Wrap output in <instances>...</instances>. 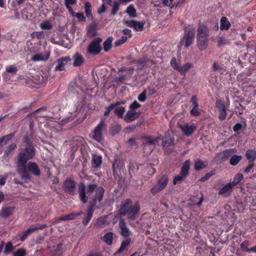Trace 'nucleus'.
Listing matches in <instances>:
<instances>
[{
  "instance_id": "obj_60",
  "label": "nucleus",
  "mask_w": 256,
  "mask_h": 256,
  "mask_svg": "<svg viewBox=\"0 0 256 256\" xmlns=\"http://www.w3.org/2000/svg\"><path fill=\"white\" fill-rule=\"evenodd\" d=\"M214 174V172L212 171L206 174L204 176L202 177L200 179V181L204 182L208 179L210 176Z\"/></svg>"
},
{
  "instance_id": "obj_57",
  "label": "nucleus",
  "mask_w": 256,
  "mask_h": 256,
  "mask_svg": "<svg viewBox=\"0 0 256 256\" xmlns=\"http://www.w3.org/2000/svg\"><path fill=\"white\" fill-rule=\"evenodd\" d=\"M146 90H144L138 96V100L141 102H144L146 99Z\"/></svg>"
},
{
  "instance_id": "obj_17",
  "label": "nucleus",
  "mask_w": 256,
  "mask_h": 256,
  "mask_svg": "<svg viewBox=\"0 0 256 256\" xmlns=\"http://www.w3.org/2000/svg\"><path fill=\"white\" fill-rule=\"evenodd\" d=\"M104 193V190L103 188L99 186L96 190V194L93 198L90 206H93L94 208L96 202H100L103 199Z\"/></svg>"
},
{
  "instance_id": "obj_64",
  "label": "nucleus",
  "mask_w": 256,
  "mask_h": 256,
  "mask_svg": "<svg viewBox=\"0 0 256 256\" xmlns=\"http://www.w3.org/2000/svg\"><path fill=\"white\" fill-rule=\"evenodd\" d=\"M141 106V105L138 104L136 100L134 101L132 104L130 106V108L131 109L130 110H134L136 108H139Z\"/></svg>"
},
{
  "instance_id": "obj_37",
  "label": "nucleus",
  "mask_w": 256,
  "mask_h": 256,
  "mask_svg": "<svg viewBox=\"0 0 256 256\" xmlns=\"http://www.w3.org/2000/svg\"><path fill=\"white\" fill-rule=\"evenodd\" d=\"M113 234L109 232L104 234L103 237V240L108 245H112V243Z\"/></svg>"
},
{
  "instance_id": "obj_62",
  "label": "nucleus",
  "mask_w": 256,
  "mask_h": 256,
  "mask_svg": "<svg viewBox=\"0 0 256 256\" xmlns=\"http://www.w3.org/2000/svg\"><path fill=\"white\" fill-rule=\"evenodd\" d=\"M127 143L129 146L133 147L134 146H137V143L136 142V138H130Z\"/></svg>"
},
{
  "instance_id": "obj_25",
  "label": "nucleus",
  "mask_w": 256,
  "mask_h": 256,
  "mask_svg": "<svg viewBox=\"0 0 256 256\" xmlns=\"http://www.w3.org/2000/svg\"><path fill=\"white\" fill-rule=\"evenodd\" d=\"M82 214V212H78L77 213H72L67 215H65L62 217L56 219L52 222L53 224H56L59 223L60 221L66 220H72L74 219L76 216H80Z\"/></svg>"
},
{
  "instance_id": "obj_13",
  "label": "nucleus",
  "mask_w": 256,
  "mask_h": 256,
  "mask_svg": "<svg viewBox=\"0 0 256 256\" xmlns=\"http://www.w3.org/2000/svg\"><path fill=\"white\" fill-rule=\"evenodd\" d=\"M123 22L128 26L134 28L136 31H142L144 29L145 24V22H137L127 20H124Z\"/></svg>"
},
{
  "instance_id": "obj_6",
  "label": "nucleus",
  "mask_w": 256,
  "mask_h": 256,
  "mask_svg": "<svg viewBox=\"0 0 256 256\" xmlns=\"http://www.w3.org/2000/svg\"><path fill=\"white\" fill-rule=\"evenodd\" d=\"M168 182V178L167 176H162L157 181L156 184L153 186L150 192L152 194L154 195L157 193L161 192L166 186Z\"/></svg>"
},
{
  "instance_id": "obj_20",
  "label": "nucleus",
  "mask_w": 256,
  "mask_h": 256,
  "mask_svg": "<svg viewBox=\"0 0 256 256\" xmlns=\"http://www.w3.org/2000/svg\"><path fill=\"white\" fill-rule=\"evenodd\" d=\"M140 114V112H138L135 110H130L124 116V120L126 122L130 123L136 119Z\"/></svg>"
},
{
  "instance_id": "obj_7",
  "label": "nucleus",
  "mask_w": 256,
  "mask_h": 256,
  "mask_svg": "<svg viewBox=\"0 0 256 256\" xmlns=\"http://www.w3.org/2000/svg\"><path fill=\"white\" fill-rule=\"evenodd\" d=\"M102 42V38H98L92 41L88 47V52L94 55L98 54L102 49L100 46Z\"/></svg>"
},
{
  "instance_id": "obj_14",
  "label": "nucleus",
  "mask_w": 256,
  "mask_h": 256,
  "mask_svg": "<svg viewBox=\"0 0 256 256\" xmlns=\"http://www.w3.org/2000/svg\"><path fill=\"white\" fill-rule=\"evenodd\" d=\"M17 172L20 174V178L25 183L30 180V176L26 170V166L17 165Z\"/></svg>"
},
{
  "instance_id": "obj_27",
  "label": "nucleus",
  "mask_w": 256,
  "mask_h": 256,
  "mask_svg": "<svg viewBox=\"0 0 256 256\" xmlns=\"http://www.w3.org/2000/svg\"><path fill=\"white\" fill-rule=\"evenodd\" d=\"M94 209V208L93 206H89L88 210V213L84 214V218L82 220V222L84 226H86L92 218Z\"/></svg>"
},
{
  "instance_id": "obj_34",
  "label": "nucleus",
  "mask_w": 256,
  "mask_h": 256,
  "mask_svg": "<svg viewBox=\"0 0 256 256\" xmlns=\"http://www.w3.org/2000/svg\"><path fill=\"white\" fill-rule=\"evenodd\" d=\"M13 210L14 208L11 207L3 208L1 211L0 216L2 218H8L12 214Z\"/></svg>"
},
{
  "instance_id": "obj_15",
  "label": "nucleus",
  "mask_w": 256,
  "mask_h": 256,
  "mask_svg": "<svg viewBox=\"0 0 256 256\" xmlns=\"http://www.w3.org/2000/svg\"><path fill=\"white\" fill-rule=\"evenodd\" d=\"M162 146L164 150V152L167 154H170L172 150V147L174 146V139L168 138H163Z\"/></svg>"
},
{
  "instance_id": "obj_41",
  "label": "nucleus",
  "mask_w": 256,
  "mask_h": 256,
  "mask_svg": "<svg viewBox=\"0 0 256 256\" xmlns=\"http://www.w3.org/2000/svg\"><path fill=\"white\" fill-rule=\"evenodd\" d=\"M85 12L88 18H92V6L90 2H86L84 6Z\"/></svg>"
},
{
  "instance_id": "obj_63",
  "label": "nucleus",
  "mask_w": 256,
  "mask_h": 256,
  "mask_svg": "<svg viewBox=\"0 0 256 256\" xmlns=\"http://www.w3.org/2000/svg\"><path fill=\"white\" fill-rule=\"evenodd\" d=\"M119 7H120V3L118 2L116 4H115L112 10V14L114 16L115 15L118 11L119 10Z\"/></svg>"
},
{
  "instance_id": "obj_30",
  "label": "nucleus",
  "mask_w": 256,
  "mask_h": 256,
  "mask_svg": "<svg viewBox=\"0 0 256 256\" xmlns=\"http://www.w3.org/2000/svg\"><path fill=\"white\" fill-rule=\"evenodd\" d=\"M74 63L73 66H80L84 62V58L83 56L79 53L76 54L74 57Z\"/></svg>"
},
{
  "instance_id": "obj_59",
  "label": "nucleus",
  "mask_w": 256,
  "mask_h": 256,
  "mask_svg": "<svg viewBox=\"0 0 256 256\" xmlns=\"http://www.w3.org/2000/svg\"><path fill=\"white\" fill-rule=\"evenodd\" d=\"M40 28L42 30H50L52 28L51 24L48 22H44L40 24Z\"/></svg>"
},
{
  "instance_id": "obj_4",
  "label": "nucleus",
  "mask_w": 256,
  "mask_h": 256,
  "mask_svg": "<svg viewBox=\"0 0 256 256\" xmlns=\"http://www.w3.org/2000/svg\"><path fill=\"white\" fill-rule=\"evenodd\" d=\"M190 168V161L186 160L184 162L182 167L180 174L174 177L173 180L174 184H176L181 183L184 180L188 173V170Z\"/></svg>"
},
{
  "instance_id": "obj_29",
  "label": "nucleus",
  "mask_w": 256,
  "mask_h": 256,
  "mask_svg": "<svg viewBox=\"0 0 256 256\" xmlns=\"http://www.w3.org/2000/svg\"><path fill=\"white\" fill-rule=\"evenodd\" d=\"M50 57L49 53L46 54H36L31 58V60L32 62H40V61H46Z\"/></svg>"
},
{
  "instance_id": "obj_19",
  "label": "nucleus",
  "mask_w": 256,
  "mask_h": 256,
  "mask_svg": "<svg viewBox=\"0 0 256 256\" xmlns=\"http://www.w3.org/2000/svg\"><path fill=\"white\" fill-rule=\"evenodd\" d=\"M27 171H29L32 174L36 176L40 175V170L38 164L35 162H30L26 166Z\"/></svg>"
},
{
  "instance_id": "obj_1",
  "label": "nucleus",
  "mask_w": 256,
  "mask_h": 256,
  "mask_svg": "<svg viewBox=\"0 0 256 256\" xmlns=\"http://www.w3.org/2000/svg\"><path fill=\"white\" fill-rule=\"evenodd\" d=\"M140 212V206L138 202L133 204L130 199H126L120 204V208L119 210L120 214L122 216H127L129 222L135 220L138 217ZM130 224L133 226L134 224L130 222Z\"/></svg>"
},
{
  "instance_id": "obj_23",
  "label": "nucleus",
  "mask_w": 256,
  "mask_h": 256,
  "mask_svg": "<svg viewBox=\"0 0 256 256\" xmlns=\"http://www.w3.org/2000/svg\"><path fill=\"white\" fill-rule=\"evenodd\" d=\"M70 56L62 57L61 58L57 60L58 65L56 66L54 70L56 71H62L64 70L65 66L68 64V62L70 60Z\"/></svg>"
},
{
  "instance_id": "obj_5",
  "label": "nucleus",
  "mask_w": 256,
  "mask_h": 256,
  "mask_svg": "<svg viewBox=\"0 0 256 256\" xmlns=\"http://www.w3.org/2000/svg\"><path fill=\"white\" fill-rule=\"evenodd\" d=\"M195 35V28L192 25H189L184 30L182 41H184L186 48L190 46L192 43Z\"/></svg>"
},
{
  "instance_id": "obj_53",
  "label": "nucleus",
  "mask_w": 256,
  "mask_h": 256,
  "mask_svg": "<svg viewBox=\"0 0 256 256\" xmlns=\"http://www.w3.org/2000/svg\"><path fill=\"white\" fill-rule=\"evenodd\" d=\"M128 38L126 36H122L120 38L117 40L115 42L114 44L116 46H119L125 42H126Z\"/></svg>"
},
{
  "instance_id": "obj_12",
  "label": "nucleus",
  "mask_w": 256,
  "mask_h": 256,
  "mask_svg": "<svg viewBox=\"0 0 256 256\" xmlns=\"http://www.w3.org/2000/svg\"><path fill=\"white\" fill-rule=\"evenodd\" d=\"M178 124L182 133L187 136H191L196 130V127L193 124H190L180 120L178 122Z\"/></svg>"
},
{
  "instance_id": "obj_52",
  "label": "nucleus",
  "mask_w": 256,
  "mask_h": 256,
  "mask_svg": "<svg viewBox=\"0 0 256 256\" xmlns=\"http://www.w3.org/2000/svg\"><path fill=\"white\" fill-rule=\"evenodd\" d=\"M106 222V220L104 218H98L96 224H95V226L97 228H102V226L105 224Z\"/></svg>"
},
{
  "instance_id": "obj_16",
  "label": "nucleus",
  "mask_w": 256,
  "mask_h": 256,
  "mask_svg": "<svg viewBox=\"0 0 256 256\" xmlns=\"http://www.w3.org/2000/svg\"><path fill=\"white\" fill-rule=\"evenodd\" d=\"M236 152V150L234 148L224 150L222 152L218 154L215 158L220 162H223Z\"/></svg>"
},
{
  "instance_id": "obj_33",
  "label": "nucleus",
  "mask_w": 256,
  "mask_h": 256,
  "mask_svg": "<svg viewBox=\"0 0 256 256\" xmlns=\"http://www.w3.org/2000/svg\"><path fill=\"white\" fill-rule=\"evenodd\" d=\"M131 242V239L130 238H127L126 240L122 242L120 247L116 251V254H120L123 252L124 250H127L128 246Z\"/></svg>"
},
{
  "instance_id": "obj_51",
  "label": "nucleus",
  "mask_w": 256,
  "mask_h": 256,
  "mask_svg": "<svg viewBox=\"0 0 256 256\" xmlns=\"http://www.w3.org/2000/svg\"><path fill=\"white\" fill-rule=\"evenodd\" d=\"M14 136V133H11L8 134L4 136L2 138H0L2 142H4V144H6L7 142L12 139L13 137Z\"/></svg>"
},
{
  "instance_id": "obj_3",
  "label": "nucleus",
  "mask_w": 256,
  "mask_h": 256,
  "mask_svg": "<svg viewBox=\"0 0 256 256\" xmlns=\"http://www.w3.org/2000/svg\"><path fill=\"white\" fill-rule=\"evenodd\" d=\"M209 29L204 24H199L197 30L196 42L200 50H206L208 44Z\"/></svg>"
},
{
  "instance_id": "obj_54",
  "label": "nucleus",
  "mask_w": 256,
  "mask_h": 256,
  "mask_svg": "<svg viewBox=\"0 0 256 256\" xmlns=\"http://www.w3.org/2000/svg\"><path fill=\"white\" fill-rule=\"evenodd\" d=\"M249 244L248 240L244 241L240 244L241 249L244 252H249L250 248H248Z\"/></svg>"
},
{
  "instance_id": "obj_47",
  "label": "nucleus",
  "mask_w": 256,
  "mask_h": 256,
  "mask_svg": "<svg viewBox=\"0 0 256 256\" xmlns=\"http://www.w3.org/2000/svg\"><path fill=\"white\" fill-rule=\"evenodd\" d=\"M126 12L132 18H134L136 16V10L132 6H128L126 8Z\"/></svg>"
},
{
  "instance_id": "obj_56",
  "label": "nucleus",
  "mask_w": 256,
  "mask_h": 256,
  "mask_svg": "<svg viewBox=\"0 0 256 256\" xmlns=\"http://www.w3.org/2000/svg\"><path fill=\"white\" fill-rule=\"evenodd\" d=\"M26 252L24 248H20L14 253V256H26Z\"/></svg>"
},
{
  "instance_id": "obj_46",
  "label": "nucleus",
  "mask_w": 256,
  "mask_h": 256,
  "mask_svg": "<svg viewBox=\"0 0 256 256\" xmlns=\"http://www.w3.org/2000/svg\"><path fill=\"white\" fill-rule=\"evenodd\" d=\"M122 129L121 126L119 124H113L110 128V132L112 135H115L118 133Z\"/></svg>"
},
{
  "instance_id": "obj_18",
  "label": "nucleus",
  "mask_w": 256,
  "mask_h": 256,
  "mask_svg": "<svg viewBox=\"0 0 256 256\" xmlns=\"http://www.w3.org/2000/svg\"><path fill=\"white\" fill-rule=\"evenodd\" d=\"M216 104L219 112L218 118L220 120H224L226 119V116L225 104L220 100H217Z\"/></svg>"
},
{
  "instance_id": "obj_28",
  "label": "nucleus",
  "mask_w": 256,
  "mask_h": 256,
  "mask_svg": "<svg viewBox=\"0 0 256 256\" xmlns=\"http://www.w3.org/2000/svg\"><path fill=\"white\" fill-rule=\"evenodd\" d=\"M124 167V162L118 156H114V160L112 164V170L114 172L117 169L121 170Z\"/></svg>"
},
{
  "instance_id": "obj_21",
  "label": "nucleus",
  "mask_w": 256,
  "mask_h": 256,
  "mask_svg": "<svg viewBox=\"0 0 256 256\" xmlns=\"http://www.w3.org/2000/svg\"><path fill=\"white\" fill-rule=\"evenodd\" d=\"M119 227L121 230V235L125 238L129 236L131 234V232L128 228L124 219L120 218L118 222Z\"/></svg>"
},
{
  "instance_id": "obj_36",
  "label": "nucleus",
  "mask_w": 256,
  "mask_h": 256,
  "mask_svg": "<svg viewBox=\"0 0 256 256\" xmlns=\"http://www.w3.org/2000/svg\"><path fill=\"white\" fill-rule=\"evenodd\" d=\"M230 26V22L226 18L222 17L220 20V28L221 30H228Z\"/></svg>"
},
{
  "instance_id": "obj_9",
  "label": "nucleus",
  "mask_w": 256,
  "mask_h": 256,
  "mask_svg": "<svg viewBox=\"0 0 256 256\" xmlns=\"http://www.w3.org/2000/svg\"><path fill=\"white\" fill-rule=\"evenodd\" d=\"M106 130L105 122L104 120H102L95 128L92 138L97 142H100L102 139V132Z\"/></svg>"
},
{
  "instance_id": "obj_35",
  "label": "nucleus",
  "mask_w": 256,
  "mask_h": 256,
  "mask_svg": "<svg viewBox=\"0 0 256 256\" xmlns=\"http://www.w3.org/2000/svg\"><path fill=\"white\" fill-rule=\"evenodd\" d=\"M245 155L250 162H252L256 158V152L254 150H248Z\"/></svg>"
},
{
  "instance_id": "obj_31",
  "label": "nucleus",
  "mask_w": 256,
  "mask_h": 256,
  "mask_svg": "<svg viewBox=\"0 0 256 256\" xmlns=\"http://www.w3.org/2000/svg\"><path fill=\"white\" fill-rule=\"evenodd\" d=\"M92 164L93 168H98L100 166L102 162V158L100 156L93 154L92 156Z\"/></svg>"
},
{
  "instance_id": "obj_38",
  "label": "nucleus",
  "mask_w": 256,
  "mask_h": 256,
  "mask_svg": "<svg viewBox=\"0 0 256 256\" xmlns=\"http://www.w3.org/2000/svg\"><path fill=\"white\" fill-rule=\"evenodd\" d=\"M112 38L108 37L104 42V50L105 52H108L112 48Z\"/></svg>"
},
{
  "instance_id": "obj_45",
  "label": "nucleus",
  "mask_w": 256,
  "mask_h": 256,
  "mask_svg": "<svg viewBox=\"0 0 256 256\" xmlns=\"http://www.w3.org/2000/svg\"><path fill=\"white\" fill-rule=\"evenodd\" d=\"M243 178V175L242 174H237L234 178L233 180L230 183L234 187Z\"/></svg>"
},
{
  "instance_id": "obj_24",
  "label": "nucleus",
  "mask_w": 256,
  "mask_h": 256,
  "mask_svg": "<svg viewBox=\"0 0 256 256\" xmlns=\"http://www.w3.org/2000/svg\"><path fill=\"white\" fill-rule=\"evenodd\" d=\"M142 144L144 149H146L148 146L150 148V152H152V146L156 142V139H154L150 136L144 137L142 138Z\"/></svg>"
},
{
  "instance_id": "obj_8",
  "label": "nucleus",
  "mask_w": 256,
  "mask_h": 256,
  "mask_svg": "<svg viewBox=\"0 0 256 256\" xmlns=\"http://www.w3.org/2000/svg\"><path fill=\"white\" fill-rule=\"evenodd\" d=\"M131 64H135L138 70H142L145 67H150L154 62L146 56H143L138 60H134L130 62Z\"/></svg>"
},
{
  "instance_id": "obj_2",
  "label": "nucleus",
  "mask_w": 256,
  "mask_h": 256,
  "mask_svg": "<svg viewBox=\"0 0 256 256\" xmlns=\"http://www.w3.org/2000/svg\"><path fill=\"white\" fill-rule=\"evenodd\" d=\"M36 155V150L27 136L24 138V145L19 150L17 165L26 166V162L33 158Z\"/></svg>"
},
{
  "instance_id": "obj_43",
  "label": "nucleus",
  "mask_w": 256,
  "mask_h": 256,
  "mask_svg": "<svg viewBox=\"0 0 256 256\" xmlns=\"http://www.w3.org/2000/svg\"><path fill=\"white\" fill-rule=\"evenodd\" d=\"M126 72L129 77L131 76L132 74H133L134 72V68L132 67H124L122 66L118 70V73H120V72Z\"/></svg>"
},
{
  "instance_id": "obj_32",
  "label": "nucleus",
  "mask_w": 256,
  "mask_h": 256,
  "mask_svg": "<svg viewBox=\"0 0 256 256\" xmlns=\"http://www.w3.org/2000/svg\"><path fill=\"white\" fill-rule=\"evenodd\" d=\"M192 67V64L190 62H187L181 66H178L177 70L181 74H184Z\"/></svg>"
},
{
  "instance_id": "obj_58",
  "label": "nucleus",
  "mask_w": 256,
  "mask_h": 256,
  "mask_svg": "<svg viewBox=\"0 0 256 256\" xmlns=\"http://www.w3.org/2000/svg\"><path fill=\"white\" fill-rule=\"evenodd\" d=\"M13 250L12 244V242H8L6 244L4 249V252L8 254L11 252Z\"/></svg>"
},
{
  "instance_id": "obj_10",
  "label": "nucleus",
  "mask_w": 256,
  "mask_h": 256,
  "mask_svg": "<svg viewBox=\"0 0 256 256\" xmlns=\"http://www.w3.org/2000/svg\"><path fill=\"white\" fill-rule=\"evenodd\" d=\"M46 227L47 225L46 224H44L42 225L37 224L36 226H31L27 230L18 234L20 240L21 241H24L31 233L34 232L36 230H42Z\"/></svg>"
},
{
  "instance_id": "obj_39",
  "label": "nucleus",
  "mask_w": 256,
  "mask_h": 256,
  "mask_svg": "<svg viewBox=\"0 0 256 256\" xmlns=\"http://www.w3.org/2000/svg\"><path fill=\"white\" fill-rule=\"evenodd\" d=\"M16 144L15 143H12L8 146L4 150L5 156H10L12 154V152L16 148Z\"/></svg>"
},
{
  "instance_id": "obj_49",
  "label": "nucleus",
  "mask_w": 256,
  "mask_h": 256,
  "mask_svg": "<svg viewBox=\"0 0 256 256\" xmlns=\"http://www.w3.org/2000/svg\"><path fill=\"white\" fill-rule=\"evenodd\" d=\"M120 104V102H116L111 104L109 106L106 108V111L104 112V115L106 116H108L112 110H114V108Z\"/></svg>"
},
{
  "instance_id": "obj_61",
  "label": "nucleus",
  "mask_w": 256,
  "mask_h": 256,
  "mask_svg": "<svg viewBox=\"0 0 256 256\" xmlns=\"http://www.w3.org/2000/svg\"><path fill=\"white\" fill-rule=\"evenodd\" d=\"M190 114L193 116H198L200 113L198 110V107L194 106L190 110Z\"/></svg>"
},
{
  "instance_id": "obj_40",
  "label": "nucleus",
  "mask_w": 256,
  "mask_h": 256,
  "mask_svg": "<svg viewBox=\"0 0 256 256\" xmlns=\"http://www.w3.org/2000/svg\"><path fill=\"white\" fill-rule=\"evenodd\" d=\"M242 156H241L234 155L232 156L230 160V164L232 166H236L242 160Z\"/></svg>"
},
{
  "instance_id": "obj_55",
  "label": "nucleus",
  "mask_w": 256,
  "mask_h": 256,
  "mask_svg": "<svg viewBox=\"0 0 256 256\" xmlns=\"http://www.w3.org/2000/svg\"><path fill=\"white\" fill-rule=\"evenodd\" d=\"M97 32L94 28H90L88 29L87 34L90 38H92L96 36Z\"/></svg>"
},
{
  "instance_id": "obj_22",
  "label": "nucleus",
  "mask_w": 256,
  "mask_h": 256,
  "mask_svg": "<svg viewBox=\"0 0 256 256\" xmlns=\"http://www.w3.org/2000/svg\"><path fill=\"white\" fill-rule=\"evenodd\" d=\"M86 186L83 182H80L78 185L79 197L84 204L86 203L88 200V197L86 194Z\"/></svg>"
},
{
  "instance_id": "obj_42",
  "label": "nucleus",
  "mask_w": 256,
  "mask_h": 256,
  "mask_svg": "<svg viewBox=\"0 0 256 256\" xmlns=\"http://www.w3.org/2000/svg\"><path fill=\"white\" fill-rule=\"evenodd\" d=\"M125 112V108L124 107H118L116 106L114 110V113L117 115L120 118H124V113Z\"/></svg>"
},
{
  "instance_id": "obj_11",
  "label": "nucleus",
  "mask_w": 256,
  "mask_h": 256,
  "mask_svg": "<svg viewBox=\"0 0 256 256\" xmlns=\"http://www.w3.org/2000/svg\"><path fill=\"white\" fill-rule=\"evenodd\" d=\"M64 190L71 195L76 194V182L71 178H68L64 182L63 184Z\"/></svg>"
},
{
  "instance_id": "obj_44",
  "label": "nucleus",
  "mask_w": 256,
  "mask_h": 256,
  "mask_svg": "<svg viewBox=\"0 0 256 256\" xmlns=\"http://www.w3.org/2000/svg\"><path fill=\"white\" fill-rule=\"evenodd\" d=\"M206 165H204V162L202 160L199 159L195 160L194 168L196 170H200L206 168Z\"/></svg>"
},
{
  "instance_id": "obj_26",
  "label": "nucleus",
  "mask_w": 256,
  "mask_h": 256,
  "mask_svg": "<svg viewBox=\"0 0 256 256\" xmlns=\"http://www.w3.org/2000/svg\"><path fill=\"white\" fill-rule=\"evenodd\" d=\"M233 188H234V186L230 182H229L226 184L218 191V194L219 195L228 196L231 193Z\"/></svg>"
},
{
  "instance_id": "obj_48",
  "label": "nucleus",
  "mask_w": 256,
  "mask_h": 256,
  "mask_svg": "<svg viewBox=\"0 0 256 256\" xmlns=\"http://www.w3.org/2000/svg\"><path fill=\"white\" fill-rule=\"evenodd\" d=\"M98 188L96 184H90L87 186V194L88 195L92 194L96 188Z\"/></svg>"
},
{
  "instance_id": "obj_50",
  "label": "nucleus",
  "mask_w": 256,
  "mask_h": 256,
  "mask_svg": "<svg viewBox=\"0 0 256 256\" xmlns=\"http://www.w3.org/2000/svg\"><path fill=\"white\" fill-rule=\"evenodd\" d=\"M230 44L228 40L222 37H220L218 40V46L220 47L222 46Z\"/></svg>"
}]
</instances>
